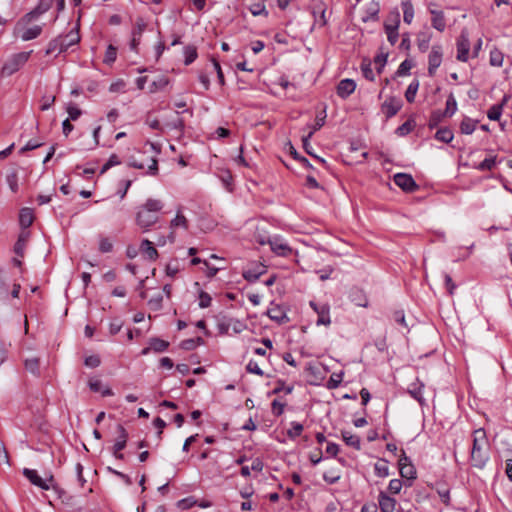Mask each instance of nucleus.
Listing matches in <instances>:
<instances>
[{
    "instance_id": "1",
    "label": "nucleus",
    "mask_w": 512,
    "mask_h": 512,
    "mask_svg": "<svg viewBox=\"0 0 512 512\" xmlns=\"http://www.w3.org/2000/svg\"><path fill=\"white\" fill-rule=\"evenodd\" d=\"M164 204L159 199H147L144 204L138 207L136 213V224L143 230L149 231L159 220V213L163 209Z\"/></svg>"
},
{
    "instance_id": "2",
    "label": "nucleus",
    "mask_w": 512,
    "mask_h": 512,
    "mask_svg": "<svg viewBox=\"0 0 512 512\" xmlns=\"http://www.w3.org/2000/svg\"><path fill=\"white\" fill-rule=\"evenodd\" d=\"M487 447L488 439L485 430L483 428L474 430L473 444L471 449V461L473 466L482 468L485 465L488 459V456L485 452Z\"/></svg>"
},
{
    "instance_id": "3",
    "label": "nucleus",
    "mask_w": 512,
    "mask_h": 512,
    "mask_svg": "<svg viewBox=\"0 0 512 512\" xmlns=\"http://www.w3.org/2000/svg\"><path fill=\"white\" fill-rule=\"evenodd\" d=\"M67 37L69 38V42H65L61 35L51 40L47 46L45 54L50 55L57 50L59 53H62L72 45L77 44L80 41L79 24H77V26L67 34Z\"/></svg>"
},
{
    "instance_id": "4",
    "label": "nucleus",
    "mask_w": 512,
    "mask_h": 512,
    "mask_svg": "<svg viewBox=\"0 0 512 512\" xmlns=\"http://www.w3.org/2000/svg\"><path fill=\"white\" fill-rule=\"evenodd\" d=\"M32 51L20 52L12 55L3 65L2 76H11L17 72L28 61Z\"/></svg>"
},
{
    "instance_id": "5",
    "label": "nucleus",
    "mask_w": 512,
    "mask_h": 512,
    "mask_svg": "<svg viewBox=\"0 0 512 512\" xmlns=\"http://www.w3.org/2000/svg\"><path fill=\"white\" fill-rule=\"evenodd\" d=\"M357 7L363 22L378 18L380 7L376 0H357Z\"/></svg>"
},
{
    "instance_id": "6",
    "label": "nucleus",
    "mask_w": 512,
    "mask_h": 512,
    "mask_svg": "<svg viewBox=\"0 0 512 512\" xmlns=\"http://www.w3.org/2000/svg\"><path fill=\"white\" fill-rule=\"evenodd\" d=\"M23 475L35 486L43 489L49 490L50 487L54 488L53 482L54 477L51 475L47 480L42 479L36 470L24 468Z\"/></svg>"
},
{
    "instance_id": "7",
    "label": "nucleus",
    "mask_w": 512,
    "mask_h": 512,
    "mask_svg": "<svg viewBox=\"0 0 512 512\" xmlns=\"http://www.w3.org/2000/svg\"><path fill=\"white\" fill-rule=\"evenodd\" d=\"M266 272L267 268L264 264L254 262L251 263L249 267L242 271V276L246 281L254 283Z\"/></svg>"
},
{
    "instance_id": "8",
    "label": "nucleus",
    "mask_w": 512,
    "mask_h": 512,
    "mask_svg": "<svg viewBox=\"0 0 512 512\" xmlns=\"http://www.w3.org/2000/svg\"><path fill=\"white\" fill-rule=\"evenodd\" d=\"M457 60L461 62H467L469 58V51H470V41L468 38V33L465 31H462L460 36L457 39Z\"/></svg>"
},
{
    "instance_id": "9",
    "label": "nucleus",
    "mask_w": 512,
    "mask_h": 512,
    "mask_svg": "<svg viewBox=\"0 0 512 512\" xmlns=\"http://www.w3.org/2000/svg\"><path fill=\"white\" fill-rule=\"evenodd\" d=\"M146 27H147V23L145 22V20L142 17H138L135 21V24H134L132 32H131V35H132V39L130 42L131 50H133L135 52L138 51V46L141 41V36H142L143 32L145 31Z\"/></svg>"
},
{
    "instance_id": "10",
    "label": "nucleus",
    "mask_w": 512,
    "mask_h": 512,
    "mask_svg": "<svg viewBox=\"0 0 512 512\" xmlns=\"http://www.w3.org/2000/svg\"><path fill=\"white\" fill-rule=\"evenodd\" d=\"M442 47L440 45H433L428 57V74L434 76L437 68L442 63Z\"/></svg>"
},
{
    "instance_id": "11",
    "label": "nucleus",
    "mask_w": 512,
    "mask_h": 512,
    "mask_svg": "<svg viewBox=\"0 0 512 512\" xmlns=\"http://www.w3.org/2000/svg\"><path fill=\"white\" fill-rule=\"evenodd\" d=\"M394 183L406 192H412L417 188L413 177L406 173H397L394 175Z\"/></svg>"
},
{
    "instance_id": "12",
    "label": "nucleus",
    "mask_w": 512,
    "mask_h": 512,
    "mask_svg": "<svg viewBox=\"0 0 512 512\" xmlns=\"http://www.w3.org/2000/svg\"><path fill=\"white\" fill-rule=\"evenodd\" d=\"M188 220L187 218L181 213V211H178L175 218L171 220L170 222V229H171V232L170 234L168 235V239L171 243H173L175 241V234H174V230L176 228H183L185 230L188 229Z\"/></svg>"
},
{
    "instance_id": "13",
    "label": "nucleus",
    "mask_w": 512,
    "mask_h": 512,
    "mask_svg": "<svg viewBox=\"0 0 512 512\" xmlns=\"http://www.w3.org/2000/svg\"><path fill=\"white\" fill-rule=\"evenodd\" d=\"M401 107L402 104L399 100L390 98L382 104V112L386 116V118H391L398 113Z\"/></svg>"
},
{
    "instance_id": "14",
    "label": "nucleus",
    "mask_w": 512,
    "mask_h": 512,
    "mask_svg": "<svg viewBox=\"0 0 512 512\" xmlns=\"http://www.w3.org/2000/svg\"><path fill=\"white\" fill-rule=\"evenodd\" d=\"M142 255H144L150 261H155L158 258V251L154 247V244L148 239H144L139 247Z\"/></svg>"
},
{
    "instance_id": "15",
    "label": "nucleus",
    "mask_w": 512,
    "mask_h": 512,
    "mask_svg": "<svg viewBox=\"0 0 512 512\" xmlns=\"http://www.w3.org/2000/svg\"><path fill=\"white\" fill-rule=\"evenodd\" d=\"M116 432L118 433V436L115 441V444L113 445L112 450H116V452H117V451H122L126 447L127 440H128V432L124 428V426L121 424L117 425Z\"/></svg>"
},
{
    "instance_id": "16",
    "label": "nucleus",
    "mask_w": 512,
    "mask_h": 512,
    "mask_svg": "<svg viewBox=\"0 0 512 512\" xmlns=\"http://www.w3.org/2000/svg\"><path fill=\"white\" fill-rule=\"evenodd\" d=\"M423 389L424 384L417 380L416 382L410 384L408 387V393L419 402L420 405H424L425 400L423 397Z\"/></svg>"
},
{
    "instance_id": "17",
    "label": "nucleus",
    "mask_w": 512,
    "mask_h": 512,
    "mask_svg": "<svg viewBox=\"0 0 512 512\" xmlns=\"http://www.w3.org/2000/svg\"><path fill=\"white\" fill-rule=\"evenodd\" d=\"M396 500L389 497L384 492L379 494V507L382 512H393L395 510Z\"/></svg>"
},
{
    "instance_id": "18",
    "label": "nucleus",
    "mask_w": 512,
    "mask_h": 512,
    "mask_svg": "<svg viewBox=\"0 0 512 512\" xmlns=\"http://www.w3.org/2000/svg\"><path fill=\"white\" fill-rule=\"evenodd\" d=\"M431 14H432L431 24H432L433 28H435L436 30H438L440 32L444 31V29L446 27L444 13L442 11L432 10Z\"/></svg>"
},
{
    "instance_id": "19",
    "label": "nucleus",
    "mask_w": 512,
    "mask_h": 512,
    "mask_svg": "<svg viewBox=\"0 0 512 512\" xmlns=\"http://www.w3.org/2000/svg\"><path fill=\"white\" fill-rule=\"evenodd\" d=\"M310 306L318 314V319H317V324L318 325H320V324H324V325L330 324V317H329L328 308H326L325 306H322L321 308H318L316 303L313 302V301L310 302Z\"/></svg>"
},
{
    "instance_id": "20",
    "label": "nucleus",
    "mask_w": 512,
    "mask_h": 512,
    "mask_svg": "<svg viewBox=\"0 0 512 512\" xmlns=\"http://www.w3.org/2000/svg\"><path fill=\"white\" fill-rule=\"evenodd\" d=\"M508 97L504 96L502 102L500 104H495L490 107L487 112V116L492 121H498L502 115L503 107L507 103Z\"/></svg>"
},
{
    "instance_id": "21",
    "label": "nucleus",
    "mask_w": 512,
    "mask_h": 512,
    "mask_svg": "<svg viewBox=\"0 0 512 512\" xmlns=\"http://www.w3.org/2000/svg\"><path fill=\"white\" fill-rule=\"evenodd\" d=\"M34 220L33 210L30 208H22L19 214V222L23 228H28Z\"/></svg>"
},
{
    "instance_id": "22",
    "label": "nucleus",
    "mask_w": 512,
    "mask_h": 512,
    "mask_svg": "<svg viewBox=\"0 0 512 512\" xmlns=\"http://www.w3.org/2000/svg\"><path fill=\"white\" fill-rule=\"evenodd\" d=\"M352 93V79H344L337 86V95L342 99L347 98Z\"/></svg>"
},
{
    "instance_id": "23",
    "label": "nucleus",
    "mask_w": 512,
    "mask_h": 512,
    "mask_svg": "<svg viewBox=\"0 0 512 512\" xmlns=\"http://www.w3.org/2000/svg\"><path fill=\"white\" fill-rule=\"evenodd\" d=\"M399 464V472L401 477L406 479H415L416 478V470L412 463H398Z\"/></svg>"
},
{
    "instance_id": "24",
    "label": "nucleus",
    "mask_w": 512,
    "mask_h": 512,
    "mask_svg": "<svg viewBox=\"0 0 512 512\" xmlns=\"http://www.w3.org/2000/svg\"><path fill=\"white\" fill-rule=\"evenodd\" d=\"M478 121L469 117H464L460 123V131L463 134H472L475 131Z\"/></svg>"
},
{
    "instance_id": "25",
    "label": "nucleus",
    "mask_w": 512,
    "mask_h": 512,
    "mask_svg": "<svg viewBox=\"0 0 512 512\" xmlns=\"http://www.w3.org/2000/svg\"><path fill=\"white\" fill-rule=\"evenodd\" d=\"M401 7L403 10V20L405 23L410 24L414 17V8L409 0L402 1Z\"/></svg>"
},
{
    "instance_id": "26",
    "label": "nucleus",
    "mask_w": 512,
    "mask_h": 512,
    "mask_svg": "<svg viewBox=\"0 0 512 512\" xmlns=\"http://www.w3.org/2000/svg\"><path fill=\"white\" fill-rule=\"evenodd\" d=\"M25 368L31 374L38 376L40 374V360L37 357L26 359L24 362Z\"/></svg>"
},
{
    "instance_id": "27",
    "label": "nucleus",
    "mask_w": 512,
    "mask_h": 512,
    "mask_svg": "<svg viewBox=\"0 0 512 512\" xmlns=\"http://www.w3.org/2000/svg\"><path fill=\"white\" fill-rule=\"evenodd\" d=\"M453 137H454V135H453L452 130L447 127L440 128L435 134V138L438 141H441L444 143H450L453 140Z\"/></svg>"
},
{
    "instance_id": "28",
    "label": "nucleus",
    "mask_w": 512,
    "mask_h": 512,
    "mask_svg": "<svg viewBox=\"0 0 512 512\" xmlns=\"http://www.w3.org/2000/svg\"><path fill=\"white\" fill-rule=\"evenodd\" d=\"M150 348L155 352H163L169 347V343L160 338L154 337L149 340Z\"/></svg>"
},
{
    "instance_id": "29",
    "label": "nucleus",
    "mask_w": 512,
    "mask_h": 512,
    "mask_svg": "<svg viewBox=\"0 0 512 512\" xmlns=\"http://www.w3.org/2000/svg\"><path fill=\"white\" fill-rule=\"evenodd\" d=\"M89 387L93 392H101L103 396H111L113 392L110 388L102 390V383L98 379H91L89 381Z\"/></svg>"
},
{
    "instance_id": "30",
    "label": "nucleus",
    "mask_w": 512,
    "mask_h": 512,
    "mask_svg": "<svg viewBox=\"0 0 512 512\" xmlns=\"http://www.w3.org/2000/svg\"><path fill=\"white\" fill-rule=\"evenodd\" d=\"M42 32V27L39 25L33 26L31 28L26 29L22 34V39L24 41H29L37 38Z\"/></svg>"
},
{
    "instance_id": "31",
    "label": "nucleus",
    "mask_w": 512,
    "mask_h": 512,
    "mask_svg": "<svg viewBox=\"0 0 512 512\" xmlns=\"http://www.w3.org/2000/svg\"><path fill=\"white\" fill-rule=\"evenodd\" d=\"M375 473L379 477H387L389 475L388 461L381 459L374 466Z\"/></svg>"
},
{
    "instance_id": "32",
    "label": "nucleus",
    "mask_w": 512,
    "mask_h": 512,
    "mask_svg": "<svg viewBox=\"0 0 512 512\" xmlns=\"http://www.w3.org/2000/svg\"><path fill=\"white\" fill-rule=\"evenodd\" d=\"M185 54V65H190L192 62H194L197 58V48L193 45H188L184 49Z\"/></svg>"
},
{
    "instance_id": "33",
    "label": "nucleus",
    "mask_w": 512,
    "mask_h": 512,
    "mask_svg": "<svg viewBox=\"0 0 512 512\" xmlns=\"http://www.w3.org/2000/svg\"><path fill=\"white\" fill-rule=\"evenodd\" d=\"M457 110V102L455 100V97L454 95L451 93L448 98H447V101H446V108L445 110L443 111V113L447 116V117H451Z\"/></svg>"
},
{
    "instance_id": "34",
    "label": "nucleus",
    "mask_w": 512,
    "mask_h": 512,
    "mask_svg": "<svg viewBox=\"0 0 512 512\" xmlns=\"http://www.w3.org/2000/svg\"><path fill=\"white\" fill-rule=\"evenodd\" d=\"M419 88V82L417 80H414L411 82L405 92V98L407 102L412 103L415 100L416 93Z\"/></svg>"
},
{
    "instance_id": "35",
    "label": "nucleus",
    "mask_w": 512,
    "mask_h": 512,
    "mask_svg": "<svg viewBox=\"0 0 512 512\" xmlns=\"http://www.w3.org/2000/svg\"><path fill=\"white\" fill-rule=\"evenodd\" d=\"M271 249L280 256H287L291 253V248L287 244H278L277 242H270Z\"/></svg>"
},
{
    "instance_id": "36",
    "label": "nucleus",
    "mask_w": 512,
    "mask_h": 512,
    "mask_svg": "<svg viewBox=\"0 0 512 512\" xmlns=\"http://www.w3.org/2000/svg\"><path fill=\"white\" fill-rule=\"evenodd\" d=\"M385 32L387 34V39L391 45H394L399 37L398 29H396L395 25H384Z\"/></svg>"
},
{
    "instance_id": "37",
    "label": "nucleus",
    "mask_w": 512,
    "mask_h": 512,
    "mask_svg": "<svg viewBox=\"0 0 512 512\" xmlns=\"http://www.w3.org/2000/svg\"><path fill=\"white\" fill-rule=\"evenodd\" d=\"M443 117H447L442 111L435 110L431 113L429 118L428 126L430 129L435 128L443 119Z\"/></svg>"
},
{
    "instance_id": "38",
    "label": "nucleus",
    "mask_w": 512,
    "mask_h": 512,
    "mask_svg": "<svg viewBox=\"0 0 512 512\" xmlns=\"http://www.w3.org/2000/svg\"><path fill=\"white\" fill-rule=\"evenodd\" d=\"M6 181H7V184L9 186L10 190L13 193L18 192V189H19V186H18V174H17V172L15 170L10 172L6 176Z\"/></svg>"
},
{
    "instance_id": "39",
    "label": "nucleus",
    "mask_w": 512,
    "mask_h": 512,
    "mask_svg": "<svg viewBox=\"0 0 512 512\" xmlns=\"http://www.w3.org/2000/svg\"><path fill=\"white\" fill-rule=\"evenodd\" d=\"M354 303L360 307H368L369 302L365 292L362 289L357 290L356 293H354Z\"/></svg>"
},
{
    "instance_id": "40",
    "label": "nucleus",
    "mask_w": 512,
    "mask_h": 512,
    "mask_svg": "<svg viewBox=\"0 0 512 512\" xmlns=\"http://www.w3.org/2000/svg\"><path fill=\"white\" fill-rule=\"evenodd\" d=\"M495 165H496V157L485 158L482 162H480L476 166V169H478L480 171H490L495 167Z\"/></svg>"
},
{
    "instance_id": "41",
    "label": "nucleus",
    "mask_w": 512,
    "mask_h": 512,
    "mask_svg": "<svg viewBox=\"0 0 512 512\" xmlns=\"http://www.w3.org/2000/svg\"><path fill=\"white\" fill-rule=\"evenodd\" d=\"M418 48L421 52H426L429 48L430 35L426 33H422L418 35Z\"/></svg>"
},
{
    "instance_id": "42",
    "label": "nucleus",
    "mask_w": 512,
    "mask_h": 512,
    "mask_svg": "<svg viewBox=\"0 0 512 512\" xmlns=\"http://www.w3.org/2000/svg\"><path fill=\"white\" fill-rule=\"evenodd\" d=\"M249 11L252 13V15L254 16H259V15H264V16H268V12L267 10L265 9V6L263 3H254V4H251L250 7H249Z\"/></svg>"
},
{
    "instance_id": "43",
    "label": "nucleus",
    "mask_w": 512,
    "mask_h": 512,
    "mask_svg": "<svg viewBox=\"0 0 512 512\" xmlns=\"http://www.w3.org/2000/svg\"><path fill=\"white\" fill-rule=\"evenodd\" d=\"M490 64L492 66L500 67L503 64V54L498 50L490 52Z\"/></svg>"
},
{
    "instance_id": "44",
    "label": "nucleus",
    "mask_w": 512,
    "mask_h": 512,
    "mask_svg": "<svg viewBox=\"0 0 512 512\" xmlns=\"http://www.w3.org/2000/svg\"><path fill=\"white\" fill-rule=\"evenodd\" d=\"M313 135V131H309V133L306 135V136H303L302 137V142H303V148L304 150L306 151L307 154L315 157L317 160L321 161V162H324L322 159H320L318 156L314 155L311 151L312 147L310 145V142H309V139L312 137Z\"/></svg>"
},
{
    "instance_id": "45",
    "label": "nucleus",
    "mask_w": 512,
    "mask_h": 512,
    "mask_svg": "<svg viewBox=\"0 0 512 512\" xmlns=\"http://www.w3.org/2000/svg\"><path fill=\"white\" fill-rule=\"evenodd\" d=\"M303 431V425L298 422H292L291 429L287 431V435L291 439H295L296 437L300 436V434Z\"/></svg>"
},
{
    "instance_id": "46",
    "label": "nucleus",
    "mask_w": 512,
    "mask_h": 512,
    "mask_svg": "<svg viewBox=\"0 0 512 512\" xmlns=\"http://www.w3.org/2000/svg\"><path fill=\"white\" fill-rule=\"evenodd\" d=\"M325 119L326 111L324 108L319 114L316 115L315 124L312 126L310 131H313L314 133L315 131L319 130L325 124Z\"/></svg>"
},
{
    "instance_id": "47",
    "label": "nucleus",
    "mask_w": 512,
    "mask_h": 512,
    "mask_svg": "<svg viewBox=\"0 0 512 512\" xmlns=\"http://www.w3.org/2000/svg\"><path fill=\"white\" fill-rule=\"evenodd\" d=\"M413 126L414 125H413L412 121L408 120L396 129V134L399 136H405L412 131Z\"/></svg>"
},
{
    "instance_id": "48",
    "label": "nucleus",
    "mask_w": 512,
    "mask_h": 512,
    "mask_svg": "<svg viewBox=\"0 0 512 512\" xmlns=\"http://www.w3.org/2000/svg\"><path fill=\"white\" fill-rule=\"evenodd\" d=\"M393 319L396 323H398L399 325L402 326V328H404L405 330H408V324L406 323V320H405V315H404V312L402 310H396L393 312Z\"/></svg>"
},
{
    "instance_id": "49",
    "label": "nucleus",
    "mask_w": 512,
    "mask_h": 512,
    "mask_svg": "<svg viewBox=\"0 0 512 512\" xmlns=\"http://www.w3.org/2000/svg\"><path fill=\"white\" fill-rule=\"evenodd\" d=\"M212 298L211 296L205 292L201 291L199 293V307L200 308H207L211 305Z\"/></svg>"
},
{
    "instance_id": "50",
    "label": "nucleus",
    "mask_w": 512,
    "mask_h": 512,
    "mask_svg": "<svg viewBox=\"0 0 512 512\" xmlns=\"http://www.w3.org/2000/svg\"><path fill=\"white\" fill-rule=\"evenodd\" d=\"M412 68V63L409 60H404L396 71L397 76L407 75Z\"/></svg>"
},
{
    "instance_id": "51",
    "label": "nucleus",
    "mask_w": 512,
    "mask_h": 512,
    "mask_svg": "<svg viewBox=\"0 0 512 512\" xmlns=\"http://www.w3.org/2000/svg\"><path fill=\"white\" fill-rule=\"evenodd\" d=\"M116 56H117V50L114 46L112 45H109L107 50H106V53H105V58H104V62L105 63H112L116 60Z\"/></svg>"
},
{
    "instance_id": "52",
    "label": "nucleus",
    "mask_w": 512,
    "mask_h": 512,
    "mask_svg": "<svg viewBox=\"0 0 512 512\" xmlns=\"http://www.w3.org/2000/svg\"><path fill=\"white\" fill-rule=\"evenodd\" d=\"M162 301H163V297L161 294H158L157 296L151 298L149 301H148V305L149 307L152 309V310H159L161 309L162 307Z\"/></svg>"
},
{
    "instance_id": "53",
    "label": "nucleus",
    "mask_w": 512,
    "mask_h": 512,
    "mask_svg": "<svg viewBox=\"0 0 512 512\" xmlns=\"http://www.w3.org/2000/svg\"><path fill=\"white\" fill-rule=\"evenodd\" d=\"M101 360L97 355H91L85 358L84 364L90 368H96L100 365Z\"/></svg>"
},
{
    "instance_id": "54",
    "label": "nucleus",
    "mask_w": 512,
    "mask_h": 512,
    "mask_svg": "<svg viewBox=\"0 0 512 512\" xmlns=\"http://www.w3.org/2000/svg\"><path fill=\"white\" fill-rule=\"evenodd\" d=\"M388 489L393 494H398L402 489V481L400 479H392L389 482Z\"/></svg>"
},
{
    "instance_id": "55",
    "label": "nucleus",
    "mask_w": 512,
    "mask_h": 512,
    "mask_svg": "<svg viewBox=\"0 0 512 512\" xmlns=\"http://www.w3.org/2000/svg\"><path fill=\"white\" fill-rule=\"evenodd\" d=\"M246 370L249 372V373H253V374H256L258 376H263V371L260 369V367L258 366L257 362L253 361V360H250L249 363L247 364L246 366Z\"/></svg>"
},
{
    "instance_id": "56",
    "label": "nucleus",
    "mask_w": 512,
    "mask_h": 512,
    "mask_svg": "<svg viewBox=\"0 0 512 512\" xmlns=\"http://www.w3.org/2000/svg\"><path fill=\"white\" fill-rule=\"evenodd\" d=\"M67 113L69 114V118L68 119H71V120H77L81 114H82V111L77 107V106H74V105H69L67 107Z\"/></svg>"
},
{
    "instance_id": "57",
    "label": "nucleus",
    "mask_w": 512,
    "mask_h": 512,
    "mask_svg": "<svg viewBox=\"0 0 512 512\" xmlns=\"http://www.w3.org/2000/svg\"><path fill=\"white\" fill-rule=\"evenodd\" d=\"M285 408V404L279 402L278 400H274L271 404L272 413L275 416H280L283 414Z\"/></svg>"
},
{
    "instance_id": "58",
    "label": "nucleus",
    "mask_w": 512,
    "mask_h": 512,
    "mask_svg": "<svg viewBox=\"0 0 512 512\" xmlns=\"http://www.w3.org/2000/svg\"><path fill=\"white\" fill-rule=\"evenodd\" d=\"M112 248H113V245L112 243L110 242V240L108 238H102L100 240V243H99V250L102 252V253H108V252H111L112 251Z\"/></svg>"
},
{
    "instance_id": "59",
    "label": "nucleus",
    "mask_w": 512,
    "mask_h": 512,
    "mask_svg": "<svg viewBox=\"0 0 512 512\" xmlns=\"http://www.w3.org/2000/svg\"><path fill=\"white\" fill-rule=\"evenodd\" d=\"M361 69H362V73H363L364 77L367 80L372 81L374 79V73H373V71L371 69V64L370 63H362Z\"/></svg>"
},
{
    "instance_id": "60",
    "label": "nucleus",
    "mask_w": 512,
    "mask_h": 512,
    "mask_svg": "<svg viewBox=\"0 0 512 512\" xmlns=\"http://www.w3.org/2000/svg\"><path fill=\"white\" fill-rule=\"evenodd\" d=\"M41 146H42L41 142L30 140L24 147H22L19 150V153L23 154V153H25L27 151H31V150L37 149V148H39Z\"/></svg>"
},
{
    "instance_id": "61",
    "label": "nucleus",
    "mask_w": 512,
    "mask_h": 512,
    "mask_svg": "<svg viewBox=\"0 0 512 512\" xmlns=\"http://www.w3.org/2000/svg\"><path fill=\"white\" fill-rule=\"evenodd\" d=\"M52 4L53 0H40L36 6L38 8V13H45L51 8Z\"/></svg>"
},
{
    "instance_id": "62",
    "label": "nucleus",
    "mask_w": 512,
    "mask_h": 512,
    "mask_svg": "<svg viewBox=\"0 0 512 512\" xmlns=\"http://www.w3.org/2000/svg\"><path fill=\"white\" fill-rule=\"evenodd\" d=\"M384 25H395L396 29H398L399 25H400L399 12H395V13L391 14Z\"/></svg>"
},
{
    "instance_id": "63",
    "label": "nucleus",
    "mask_w": 512,
    "mask_h": 512,
    "mask_svg": "<svg viewBox=\"0 0 512 512\" xmlns=\"http://www.w3.org/2000/svg\"><path fill=\"white\" fill-rule=\"evenodd\" d=\"M444 280H445V286L447 288V291H448L449 295H453L454 294V290L456 289V285L453 282L451 276L449 274H445L444 275Z\"/></svg>"
},
{
    "instance_id": "64",
    "label": "nucleus",
    "mask_w": 512,
    "mask_h": 512,
    "mask_svg": "<svg viewBox=\"0 0 512 512\" xmlns=\"http://www.w3.org/2000/svg\"><path fill=\"white\" fill-rule=\"evenodd\" d=\"M168 84V80L164 77L160 78L159 81H154L151 85L150 92H155L158 89L164 88Z\"/></svg>"
}]
</instances>
